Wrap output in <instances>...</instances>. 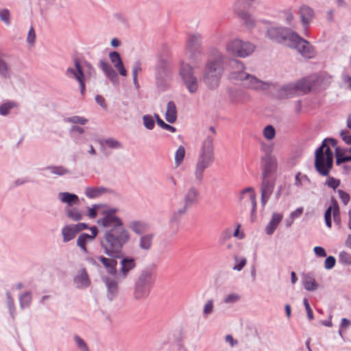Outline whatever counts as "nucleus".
Returning a JSON list of instances; mask_svg holds the SVG:
<instances>
[{"label": "nucleus", "instance_id": "42", "mask_svg": "<svg viewBox=\"0 0 351 351\" xmlns=\"http://www.w3.org/2000/svg\"><path fill=\"white\" fill-rule=\"evenodd\" d=\"M332 204L334 205V209H333V219L334 221L337 224L340 225L341 223V217H340V211H339V207L336 200L332 199Z\"/></svg>", "mask_w": 351, "mask_h": 351}, {"label": "nucleus", "instance_id": "26", "mask_svg": "<svg viewBox=\"0 0 351 351\" xmlns=\"http://www.w3.org/2000/svg\"><path fill=\"white\" fill-rule=\"evenodd\" d=\"M75 282L79 287H87L90 285V279L84 268L79 271V274L75 278Z\"/></svg>", "mask_w": 351, "mask_h": 351}, {"label": "nucleus", "instance_id": "10", "mask_svg": "<svg viewBox=\"0 0 351 351\" xmlns=\"http://www.w3.org/2000/svg\"><path fill=\"white\" fill-rule=\"evenodd\" d=\"M254 0H237L234 5V12L241 18L247 27L254 25V21L248 14L247 10Z\"/></svg>", "mask_w": 351, "mask_h": 351}, {"label": "nucleus", "instance_id": "3", "mask_svg": "<svg viewBox=\"0 0 351 351\" xmlns=\"http://www.w3.org/2000/svg\"><path fill=\"white\" fill-rule=\"evenodd\" d=\"M214 158L213 139L207 137L202 143L195 165L194 174L197 180H202L205 169L213 164Z\"/></svg>", "mask_w": 351, "mask_h": 351}, {"label": "nucleus", "instance_id": "43", "mask_svg": "<svg viewBox=\"0 0 351 351\" xmlns=\"http://www.w3.org/2000/svg\"><path fill=\"white\" fill-rule=\"evenodd\" d=\"M67 216L73 221H80L82 219L83 215L76 209H68Z\"/></svg>", "mask_w": 351, "mask_h": 351}, {"label": "nucleus", "instance_id": "37", "mask_svg": "<svg viewBox=\"0 0 351 351\" xmlns=\"http://www.w3.org/2000/svg\"><path fill=\"white\" fill-rule=\"evenodd\" d=\"M100 144L103 145L104 144L106 145L108 147L112 149H119L122 147L121 143L112 138H109L103 141H100Z\"/></svg>", "mask_w": 351, "mask_h": 351}, {"label": "nucleus", "instance_id": "4", "mask_svg": "<svg viewBox=\"0 0 351 351\" xmlns=\"http://www.w3.org/2000/svg\"><path fill=\"white\" fill-rule=\"evenodd\" d=\"M222 57L208 63L204 76V82L210 88L218 86L222 72Z\"/></svg>", "mask_w": 351, "mask_h": 351}, {"label": "nucleus", "instance_id": "5", "mask_svg": "<svg viewBox=\"0 0 351 351\" xmlns=\"http://www.w3.org/2000/svg\"><path fill=\"white\" fill-rule=\"evenodd\" d=\"M255 49L256 46L252 43L239 38L231 40L226 45V50L230 54L243 58L250 56Z\"/></svg>", "mask_w": 351, "mask_h": 351}, {"label": "nucleus", "instance_id": "57", "mask_svg": "<svg viewBox=\"0 0 351 351\" xmlns=\"http://www.w3.org/2000/svg\"><path fill=\"white\" fill-rule=\"evenodd\" d=\"M303 180H308L307 176L306 175L302 176L300 172H298L295 175L294 184L297 187H300Z\"/></svg>", "mask_w": 351, "mask_h": 351}, {"label": "nucleus", "instance_id": "9", "mask_svg": "<svg viewBox=\"0 0 351 351\" xmlns=\"http://www.w3.org/2000/svg\"><path fill=\"white\" fill-rule=\"evenodd\" d=\"M295 33L292 32L290 29L282 27H271L267 31V37L271 40L278 43H287L291 42V36Z\"/></svg>", "mask_w": 351, "mask_h": 351}, {"label": "nucleus", "instance_id": "7", "mask_svg": "<svg viewBox=\"0 0 351 351\" xmlns=\"http://www.w3.org/2000/svg\"><path fill=\"white\" fill-rule=\"evenodd\" d=\"M155 280L154 275L149 271H143L136 284L134 295L140 299L148 295L150 287Z\"/></svg>", "mask_w": 351, "mask_h": 351}, {"label": "nucleus", "instance_id": "36", "mask_svg": "<svg viewBox=\"0 0 351 351\" xmlns=\"http://www.w3.org/2000/svg\"><path fill=\"white\" fill-rule=\"evenodd\" d=\"M312 83L308 79H302L296 84V88L304 93L310 91Z\"/></svg>", "mask_w": 351, "mask_h": 351}, {"label": "nucleus", "instance_id": "63", "mask_svg": "<svg viewBox=\"0 0 351 351\" xmlns=\"http://www.w3.org/2000/svg\"><path fill=\"white\" fill-rule=\"evenodd\" d=\"M75 342L77 344L78 347L82 350H87V346L85 342L78 336L75 337Z\"/></svg>", "mask_w": 351, "mask_h": 351}, {"label": "nucleus", "instance_id": "45", "mask_svg": "<svg viewBox=\"0 0 351 351\" xmlns=\"http://www.w3.org/2000/svg\"><path fill=\"white\" fill-rule=\"evenodd\" d=\"M334 205L332 204V202H331V206L327 208L324 214V219L326 221V226L330 228L332 226L331 221V214L333 213Z\"/></svg>", "mask_w": 351, "mask_h": 351}, {"label": "nucleus", "instance_id": "48", "mask_svg": "<svg viewBox=\"0 0 351 351\" xmlns=\"http://www.w3.org/2000/svg\"><path fill=\"white\" fill-rule=\"evenodd\" d=\"M19 300H20V304H21V307L24 308V307L29 306V304H30V302L32 301V296H31L30 293L27 292V293H25L24 294H23L20 297Z\"/></svg>", "mask_w": 351, "mask_h": 351}, {"label": "nucleus", "instance_id": "12", "mask_svg": "<svg viewBox=\"0 0 351 351\" xmlns=\"http://www.w3.org/2000/svg\"><path fill=\"white\" fill-rule=\"evenodd\" d=\"M261 176L276 178L278 161L276 156L269 154L261 158Z\"/></svg>", "mask_w": 351, "mask_h": 351}, {"label": "nucleus", "instance_id": "15", "mask_svg": "<svg viewBox=\"0 0 351 351\" xmlns=\"http://www.w3.org/2000/svg\"><path fill=\"white\" fill-rule=\"evenodd\" d=\"M276 181V178L261 176V203L263 206L266 204L272 194Z\"/></svg>", "mask_w": 351, "mask_h": 351}, {"label": "nucleus", "instance_id": "2", "mask_svg": "<svg viewBox=\"0 0 351 351\" xmlns=\"http://www.w3.org/2000/svg\"><path fill=\"white\" fill-rule=\"evenodd\" d=\"M337 146L333 138L324 139L315 153V168L323 176H328L333 166V153L330 148Z\"/></svg>", "mask_w": 351, "mask_h": 351}, {"label": "nucleus", "instance_id": "14", "mask_svg": "<svg viewBox=\"0 0 351 351\" xmlns=\"http://www.w3.org/2000/svg\"><path fill=\"white\" fill-rule=\"evenodd\" d=\"M199 193L197 188L191 186L186 189L184 194V206L178 210L180 215L184 214L193 204L197 203Z\"/></svg>", "mask_w": 351, "mask_h": 351}, {"label": "nucleus", "instance_id": "8", "mask_svg": "<svg viewBox=\"0 0 351 351\" xmlns=\"http://www.w3.org/2000/svg\"><path fill=\"white\" fill-rule=\"evenodd\" d=\"M232 80H238L243 82V85L248 88L262 89L265 84L254 75L243 71L232 72L230 75Z\"/></svg>", "mask_w": 351, "mask_h": 351}, {"label": "nucleus", "instance_id": "39", "mask_svg": "<svg viewBox=\"0 0 351 351\" xmlns=\"http://www.w3.org/2000/svg\"><path fill=\"white\" fill-rule=\"evenodd\" d=\"M16 107V104L14 101H8L0 106V114L7 115L10 113V111Z\"/></svg>", "mask_w": 351, "mask_h": 351}, {"label": "nucleus", "instance_id": "50", "mask_svg": "<svg viewBox=\"0 0 351 351\" xmlns=\"http://www.w3.org/2000/svg\"><path fill=\"white\" fill-rule=\"evenodd\" d=\"M66 121L69 123H79L81 125H84L88 122V119L80 116H73L71 117H69L66 119Z\"/></svg>", "mask_w": 351, "mask_h": 351}, {"label": "nucleus", "instance_id": "24", "mask_svg": "<svg viewBox=\"0 0 351 351\" xmlns=\"http://www.w3.org/2000/svg\"><path fill=\"white\" fill-rule=\"evenodd\" d=\"M283 218V215L280 213H274L272 215V217L269 223L265 228L266 233L269 235H271L274 233V230L278 227V224L280 223Z\"/></svg>", "mask_w": 351, "mask_h": 351}, {"label": "nucleus", "instance_id": "62", "mask_svg": "<svg viewBox=\"0 0 351 351\" xmlns=\"http://www.w3.org/2000/svg\"><path fill=\"white\" fill-rule=\"evenodd\" d=\"M36 35L33 27H31L28 32L27 40L29 43H34L35 42Z\"/></svg>", "mask_w": 351, "mask_h": 351}, {"label": "nucleus", "instance_id": "28", "mask_svg": "<svg viewBox=\"0 0 351 351\" xmlns=\"http://www.w3.org/2000/svg\"><path fill=\"white\" fill-rule=\"evenodd\" d=\"M165 119L170 123H173L176 121L177 110L174 102L172 101L167 104Z\"/></svg>", "mask_w": 351, "mask_h": 351}, {"label": "nucleus", "instance_id": "58", "mask_svg": "<svg viewBox=\"0 0 351 351\" xmlns=\"http://www.w3.org/2000/svg\"><path fill=\"white\" fill-rule=\"evenodd\" d=\"M282 18L287 24H290L293 19V12L290 10H285L282 13Z\"/></svg>", "mask_w": 351, "mask_h": 351}, {"label": "nucleus", "instance_id": "1", "mask_svg": "<svg viewBox=\"0 0 351 351\" xmlns=\"http://www.w3.org/2000/svg\"><path fill=\"white\" fill-rule=\"evenodd\" d=\"M116 209L104 212V217L97 221L99 226L108 229L101 246L106 254L117 258L125 244L130 239L129 232L124 228L121 219L116 215Z\"/></svg>", "mask_w": 351, "mask_h": 351}, {"label": "nucleus", "instance_id": "51", "mask_svg": "<svg viewBox=\"0 0 351 351\" xmlns=\"http://www.w3.org/2000/svg\"><path fill=\"white\" fill-rule=\"evenodd\" d=\"M214 310V302L213 300H210L206 302L204 306L203 313L204 315H208L213 313Z\"/></svg>", "mask_w": 351, "mask_h": 351}, {"label": "nucleus", "instance_id": "29", "mask_svg": "<svg viewBox=\"0 0 351 351\" xmlns=\"http://www.w3.org/2000/svg\"><path fill=\"white\" fill-rule=\"evenodd\" d=\"M99 66L106 75L111 80H114L117 77V74L112 66L105 60L99 62Z\"/></svg>", "mask_w": 351, "mask_h": 351}, {"label": "nucleus", "instance_id": "53", "mask_svg": "<svg viewBox=\"0 0 351 351\" xmlns=\"http://www.w3.org/2000/svg\"><path fill=\"white\" fill-rule=\"evenodd\" d=\"M328 186L335 190L340 185V180L333 177H329L326 182Z\"/></svg>", "mask_w": 351, "mask_h": 351}, {"label": "nucleus", "instance_id": "59", "mask_svg": "<svg viewBox=\"0 0 351 351\" xmlns=\"http://www.w3.org/2000/svg\"><path fill=\"white\" fill-rule=\"evenodd\" d=\"M303 303H304V305L306 310L307 316H308V319L310 320H312L313 319V310L311 309L306 298L304 299Z\"/></svg>", "mask_w": 351, "mask_h": 351}, {"label": "nucleus", "instance_id": "33", "mask_svg": "<svg viewBox=\"0 0 351 351\" xmlns=\"http://www.w3.org/2000/svg\"><path fill=\"white\" fill-rule=\"evenodd\" d=\"M186 151L182 145H180L175 153L174 162L176 167H179L184 161Z\"/></svg>", "mask_w": 351, "mask_h": 351}, {"label": "nucleus", "instance_id": "16", "mask_svg": "<svg viewBox=\"0 0 351 351\" xmlns=\"http://www.w3.org/2000/svg\"><path fill=\"white\" fill-rule=\"evenodd\" d=\"M240 199L244 203L249 202L252 206V213H253L256 208V193L252 187H248L243 189L240 195Z\"/></svg>", "mask_w": 351, "mask_h": 351}, {"label": "nucleus", "instance_id": "46", "mask_svg": "<svg viewBox=\"0 0 351 351\" xmlns=\"http://www.w3.org/2000/svg\"><path fill=\"white\" fill-rule=\"evenodd\" d=\"M155 117L156 119V121L158 125L161 127L162 129L168 130L171 132H174L176 131V128L169 124L165 123L159 117L158 114H155Z\"/></svg>", "mask_w": 351, "mask_h": 351}, {"label": "nucleus", "instance_id": "49", "mask_svg": "<svg viewBox=\"0 0 351 351\" xmlns=\"http://www.w3.org/2000/svg\"><path fill=\"white\" fill-rule=\"evenodd\" d=\"M143 124L146 128L148 130H152L154 128L155 123L153 117L151 115H145L143 117Z\"/></svg>", "mask_w": 351, "mask_h": 351}, {"label": "nucleus", "instance_id": "52", "mask_svg": "<svg viewBox=\"0 0 351 351\" xmlns=\"http://www.w3.org/2000/svg\"><path fill=\"white\" fill-rule=\"evenodd\" d=\"M0 75L4 77H9V69L6 62L0 58Z\"/></svg>", "mask_w": 351, "mask_h": 351}, {"label": "nucleus", "instance_id": "56", "mask_svg": "<svg viewBox=\"0 0 351 351\" xmlns=\"http://www.w3.org/2000/svg\"><path fill=\"white\" fill-rule=\"evenodd\" d=\"M335 263H336L335 258L332 256H329L325 260L324 267L327 269H330L332 267H334Z\"/></svg>", "mask_w": 351, "mask_h": 351}, {"label": "nucleus", "instance_id": "38", "mask_svg": "<svg viewBox=\"0 0 351 351\" xmlns=\"http://www.w3.org/2000/svg\"><path fill=\"white\" fill-rule=\"evenodd\" d=\"M142 71L141 64L140 62H136L132 68V76H133V82L134 85L138 87V75L140 74Z\"/></svg>", "mask_w": 351, "mask_h": 351}, {"label": "nucleus", "instance_id": "35", "mask_svg": "<svg viewBox=\"0 0 351 351\" xmlns=\"http://www.w3.org/2000/svg\"><path fill=\"white\" fill-rule=\"evenodd\" d=\"M104 191L105 189L101 187H87L85 190V194L89 198H94L102 194L104 192Z\"/></svg>", "mask_w": 351, "mask_h": 351}, {"label": "nucleus", "instance_id": "54", "mask_svg": "<svg viewBox=\"0 0 351 351\" xmlns=\"http://www.w3.org/2000/svg\"><path fill=\"white\" fill-rule=\"evenodd\" d=\"M240 299V295L237 293H230L223 300L226 304H231L237 302Z\"/></svg>", "mask_w": 351, "mask_h": 351}, {"label": "nucleus", "instance_id": "40", "mask_svg": "<svg viewBox=\"0 0 351 351\" xmlns=\"http://www.w3.org/2000/svg\"><path fill=\"white\" fill-rule=\"evenodd\" d=\"M51 173L58 175L64 176L69 173V170L62 166H52L47 167Z\"/></svg>", "mask_w": 351, "mask_h": 351}, {"label": "nucleus", "instance_id": "11", "mask_svg": "<svg viewBox=\"0 0 351 351\" xmlns=\"http://www.w3.org/2000/svg\"><path fill=\"white\" fill-rule=\"evenodd\" d=\"M180 73L189 91L191 93H195L198 84L196 77L193 75L192 67L188 64H182Z\"/></svg>", "mask_w": 351, "mask_h": 351}, {"label": "nucleus", "instance_id": "23", "mask_svg": "<svg viewBox=\"0 0 351 351\" xmlns=\"http://www.w3.org/2000/svg\"><path fill=\"white\" fill-rule=\"evenodd\" d=\"M300 12L302 23L305 28H306L313 19L314 12L311 8L304 5L301 7Z\"/></svg>", "mask_w": 351, "mask_h": 351}, {"label": "nucleus", "instance_id": "18", "mask_svg": "<svg viewBox=\"0 0 351 351\" xmlns=\"http://www.w3.org/2000/svg\"><path fill=\"white\" fill-rule=\"evenodd\" d=\"M202 37L199 34H191L189 36L186 42V50L190 53V56L199 53V49L201 45Z\"/></svg>", "mask_w": 351, "mask_h": 351}, {"label": "nucleus", "instance_id": "64", "mask_svg": "<svg viewBox=\"0 0 351 351\" xmlns=\"http://www.w3.org/2000/svg\"><path fill=\"white\" fill-rule=\"evenodd\" d=\"M0 18L5 23H8L10 20V13L8 10L0 12Z\"/></svg>", "mask_w": 351, "mask_h": 351}, {"label": "nucleus", "instance_id": "6", "mask_svg": "<svg viewBox=\"0 0 351 351\" xmlns=\"http://www.w3.org/2000/svg\"><path fill=\"white\" fill-rule=\"evenodd\" d=\"M287 46L296 49L299 53L304 58L311 59L315 56L313 47L307 40L303 39L296 33L291 36V42Z\"/></svg>", "mask_w": 351, "mask_h": 351}, {"label": "nucleus", "instance_id": "20", "mask_svg": "<svg viewBox=\"0 0 351 351\" xmlns=\"http://www.w3.org/2000/svg\"><path fill=\"white\" fill-rule=\"evenodd\" d=\"M116 258H106L103 256H100L97 258L99 261H100L102 265L106 269V271L111 275H116L117 273V261L115 259Z\"/></svg>", "mask_w": 351, "mask_h": 351}, {"label": "nucleus", "instance_id": "55", "mask_svg": "<svg viewBox=\"0 0 351 351\" xmlns=\"http://www.w3.org/2000/svg\"><path fill=\"white\" fill-rule=\"evenodd\" d=\"M337 193H338L339 197H340L341 202H343V204L344 205H347L350 199V195L348 193H346L344 191L341 190V189L338 190Z\"/></svg>", "mask_w": 351, "mask_h": 351}, {"label": "nucleus", "instance_id": "25", "mask_svg": "<svg viewBox=\"0 0 351 351\" xmlns=\"http://www.w3.org/2000/svg\"><path fill=\"white\" fill-rule=\"evenodd\" d=\"M105 282L108 289V297L112 300L118 293V282L116 279L106 278Z\"/></svg>", "mask_w": 351, "mask_h": 351}, {"label": "nucleus", "instance_id": "47", "mask_svg": "<svg viewBox=\"0 0 351 351\" xmlns=\"http://www.w3.org/2000/svg\"><path fill=\"white\" fill-rule=\"evenodd\" d=\"M339 261L345 265L351 264V254L346 251H342L339 254Z\"/></svg>", "mask_w": 351, "mask_h": 351}, {"label": "nucleus", "instance_id": "34", "mask_svg": "<svg viewBox=\"0 0 351 351\" xmlns=\"http://www.w3.org/2000/svg\"><path fill=\"white\" fill-rule=\"evenodd\" d=\"M303 285L304 289L310 291H315L318 287V285L317 284L315 280L309 276H304L303 279Z\"/></svg>", "mask_w": 351, "mask_h": 351}, {"label": "nucleus", "instance_id": "21", "mask_svg": "<svg viewBox=\"0 0 351 351\" xmlns=\"http://www.w3.org/2000/svg\"><path fill=\"white\" fill-rule=\"evenodd\" d=\"M109 58L114 66L117 69L119 74L123 76L127 75V71L125 70L123 62L121 60L119 53L117 51L110 52Z\"/></svg>", "mask_w": 351, "mask_h": 351}, {"label": "nucleus", "instance_id": "30", "mask_svg": "<svg viewBox=\"0 0 351 351\" xmlns=\"http://www.w3.org/2000/svg\"><path fill=\"white\" fill-rule=\"evenodd\" d=\"M62 234L63 236V241L64 242H68L75 238L77 232L73 226L68 225L62 228Z\"/></svg>", "mask_w": 351, "mask_h": 351}, {"label": "nucleus", "instance_id": "17", "mask_svg": "<svg viewBox=\"0 0 351 351\" xmlns=\"http://www.w3.org/2000/svg\"><path fill=\"white\" fill-rule=\"evenodd\" d=\"M90 230L91 231L90 235L86 233H82L80 234L77 240V246H79L82 249V250L85 253L87 252V249L86 246V243L89 241H93L96 237L98 232L96 226L91 227Z\"/></svg>", "mask_w": 351, "mask_h": 351}, {"label": "nucleus", "instance_id": "22", "mask_svg": "<svg viewBox=\"0 0 351 351\" xmlns=\"http://www.w3.org/2000/svg\"><path fill=\"white\" fill-rule=\"evenodd\" d=\"M336 163L337 165L341 163L351 161V155H350L349 149L339 147H335Z\"/></svg>", "mask_w": 351, "mask_h": 351}, {"label": "nucleus", "instance_id": "13", "mask_svg": "<svg viewBox=\"0 0 351 351\" xmlns=\"http://www.w3.org/2000/svg\"><path fill=\"white\" fill-rule=\"evenodd\" d=\"M75 68L69 67L66 71V75L70 78L75 79L80 84V92L82 95L85 91V76L82 66L78 59L74 60Z\"/></svg>", "mask_w": 351, "mask_h": 351}, {"label": "nucleus", "instance_id": "19", "mask_svg": "<svg viewBox=\"0 0 351 351\" xmlns=\"http://www.w3.org/2000/svg\"><path fill=\"white\" fill-rule=\"evenodd\" d=\"M121 269L117 276L118 279H124L126 278L130 271L136 267V263L132 258H124L121 261Z\"/></svg>", "mask_w": 351, "mask_h": 351}, {"label": "nucleus", "instance_id": "31", "mask_svg": "<svg viewBox=\"0 0 351 351\" xmlns=\"http://www.w3.org/2000/svg\"><path fill=\"white\" fill-rule=\"evenodd\" d=\"M154 237V234H149L142 236L140 238L139 246L141 249L148 250L151 248L152 245L153 239Z\"/></svg>", "mask_w": 351, "mask_h": 351}, {"label": "nucleus", "instance_id": "27", "mask_svg": "<svg viewBox=\"0 0 351 351\" xmlns=\"http://www.w3.org/2000/svg\"><path fill=\"white\" fill-rule=\"evenodd\" d=\"M129 228L137 234H142L147 232L149 226L142 221H133L129 224Z\"/></svg>", "mask_w": 351, "mask_h": 351}, {"label": "nucleus", "instance_id": "61", "mask_svg": "<svg viewBox=\"0 0 351 351\" xmlns=\"http://www.w3.org/2000/svg\"><path fill=\"white\" fill-rule=\"evenodd\" d=\"M313 250L315 254L318 256L325 257L326 256V251L322 247L316 246L314 247Z\"/></svg>", "mask_w": 351, "mask_h": 351}, {"label": "nucleus", "instance_id": "32", "mask_svg": "<svg viewBox=\"0 0 351 351\" xmlns=\"http://www.w3.org/2000/svg\"><path fill=\"white\" fill-rule=\"evenodd\" d=\"M59 195L61 201L67 203L69 206L73 204H77L79 202L78 197L75 194L64 192L60 193Z\"/></svg>", "mask_w": 351, "mask_h": 351}, {"label": "nucleus", "instance_id": "60", "mask_svg": "<svg viewBox=\"0 0 351 351\" xmlns=\"http://www.w3.org/2000/svg\"><path fill=\"white\" fill-rule=\"evenodd\" d=\"M340 136L346 144H351V134L348 131H341Z\"/></svg>", "mask_w": 351, "mask_h": 351}, {"label": "nucleus", "instance_id": "44", "mask_svg": "<svg viewBox=\"0 0 351 351\" xmlns=\"http://www.w3.org/2000/svg\"><path fill=\"white\" fill-rule=\"evenodd\" d=\"M275 134L276 130L272 125H267L263 130V136L267 140H272Z\"/></svg>", "mask_w": 351, "mask_h": 351}, {"label": "nucleus", "instance_id": "41", "mask_svg": "<svg viewBox=\"0 0 351 351\" xmlns=\"http://www.w3.org/2000/svg\"><path fill=\"white\" fill-rule=\"evenodd\" d=\"M235 265L233 267V269L237 271H241L246 265L247 260L244 257H239L235 256L234 257Z\"/></svg>", "mask_w": 351, "mask_h": 351}]
</instances>
